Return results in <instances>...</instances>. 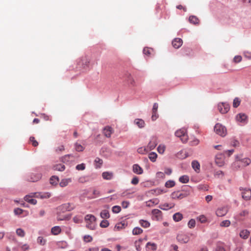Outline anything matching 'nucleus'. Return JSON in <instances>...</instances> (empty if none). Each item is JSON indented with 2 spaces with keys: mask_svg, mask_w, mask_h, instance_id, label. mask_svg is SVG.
Instances as JSON below:
<instances>
[{
  "mask_svg": "<svg viewBox=\"0 0 251 251\" xmlns=\"http://www.w3.org/2000/svg\"><path fill=\"white\" fill-rule=\"evenodd\" d=\"M216 251H226L224 246L222 245H219L217 246Z\"/></svg>",
  "mask_w": 251,
  "mask_h": 251,
  "instance_id": "64",
  "label": "nucleus"
},
{
  "mask_svg": "<svg viewBox=\"0 0 251 251\" xmlns=\"http://www.w3.org/2000/svg\"><path fill=\"white\" fill-rule=\"evenodd\" d=\"M192 167L196 172H199L200 170V164L196 160H194L192 162Z\"/></svg>",
  "mask_w": 251,
  "mask_h": 251,
  "instance_id": "27",
  "label": "nucleus"
},
{
  "mask_svg": "<svg viewBox=\"0 0 251 251\" xmlns=\"http://www.w3.org/2000/svg\"><path fill=\"white\" fill-rule=\"evenodd\" d=\"M133 172L138 175H141L143 173V169L138 164L133 165Z\"/></svg>",
  "mask_w": 251,
  "mask_h": 251,
  "instance_id": "18",
  "label": "nucleus"
},
{
  "mask_svg": "<svg viewBox=\"0 0 251 251\" xmlns=\"http://www.w3.org/2000/svg\"><path fill=\"white\" fill-rule=\"evenodd\" d=\"M175 206V204L173 203H165L163 204H161L160 205V208L164 210H167L169 209H171L172 208L174 207Z\"/></svg>",
  "mask_w": 251,
  "mask_h": 251,
  "instance_id": "22",
  "label": "nucleus"
},
{
  "mask_svg": "<svg viewBox=\"0 0 251 251\" xmlns=\"http://www.w3.org/2000/svg\"><path fill=\"white\" fill-rule=\"evenodd\" d=\"M230 225V222L229 220H224L222 221L220 224L221 226H224V227H228Z\"/></svg>",
  "mask_w": 251,
  "mask_h": 251,
  "instance_id": "47",
  "label": "nucleus"
},
{
  "mask_svg": "<svg viewBox=\"0 0 251 251\" xmlns=\"http://www.w3.org/2000/svg\"><path fill=\"white\" fill-rule=\"evenodd\" d=\"M165 186L167 188H172L175 185V182L173 180H168L165 183Z\"/></svg>",
  "mask_w": 251,
  "mask_h": 251,
  "instance_id": "42",
  "label": "nucleus"
},
{
  "mask_svg": "<svg viewBox=\"0 0 251 251\" xmlns=\"http://www.w3.org/2000/svg\"><path fill=\"white\" fill-rule=\"evenodd\" d=\"M61 232V228L58 226H54L51 228V233L54 235H57Z\"/></svg>",
  "mask_w": 251,
  "mask_h": 251,
  "instance_id": "37",
  "label": "nucleus"
},
{
  "mask_svg": "<svg viewBox=\"0 0 251 251\" xmlns=\"http://www.w3.org/2000/svg\"><path fill=\"white\" fill-rule=\"evenodd\" d=\"M176 239L181 243H186L189 240V236L183 233H179L177 235Z\"/></svg>",
  "mask_w": 251,
  "mask_h": 251,
  "instance_id": "10",
  "label": "nucleus"
},
{
  "mask_svg": "<svg viewBox=\"0 0 251 251\" xmlns=\"http://www.w3.org/2000/svg\"><path fill=\"white\" fill-rule=\"evenodd\" d=\"M214 176L220 178L224 176V173L222 171H217L215 172Z\"/></svg>",
  "mask_w": 251,
  "mask_h": 251,
  "instance_id": "63",
  "label": "nucleus"
},
{
  "mask_svg": "<svg viewBox=\"0 0 251 251\" xmlns=\"http://www.w3.org/2000/svg\"><path fill=\"white\" fill-rule=\"evenodd\" d=\"M218 108L220 113L225 114L229 110V105L226 103H220L218 104Z\"/></svg>",
  "mask_w": 251,
  "mask_h": 251,
  "instance_id": "9",
  "label": "nucleus"
},
{
  "mask_svg": "<svg viewBox=\"0 0 251 251\" xmlns=\"http://www.w3.org/2000/svg\"><path fill=\"white\" fill-rule=\"evenodd\" d=\"M179 180L181 183H186L189 182V177L186 175H184L179 177Z\"/></svg>",
  "mask_w": 251,
  "mask_h": 251,
  "instance_id": "36",
  "label": "nucleus"
},
{
  "mask_svg": "<svg viewBox=\"0 0 251 251\" xmlns=\"http://www.w3.org/2000/svg\"><path fill=\"white\" fill-rule=\"evenodd\" d=\"M250 234V232L247 229L242 230L239 233V236L241 238L246 239H247Z\"/></svg>",
  "mask_w": 251,
  "mask_h": 251,
  "instance_id": "23",
  "label": "nucleus"
},
{
  "mask_svg": "<svg viewBox=\"0 0 251 251\" xmlns=\"http://www.w3.org/2000/svg\"><path fill=\"white\" fill-rule=\"evenodd\" d=\"M236 120L238 122L243 124H246L248 121V117L245 113H240L236 115Z\"/></svg>",
  "mask_w": 251,
  "mask_h": 251,
  "instance_id": "6",
  "label": "nucleus"
},
{
  "mask_svg": "<svg viewBox=\"0 0 251 251\" xmlns=\"http://www.w3.org/2000/svg\"><path fill=\"white\" fill-rule=\"evenodd\" d=\"M152 213L156 217H160L161 216V211L158 209H153L152 211Z\"/></svg>",
  "mask_w": 251,
  "mask_h": 251,
  "instance_id": "54",
  "label": "nucleus"
},
{
  "mask_svg": "<svg viewBox=\"0 0 251 251\" xmlns=\"http://www.w3.org/2000/svg\"><path fill=\"white\" fill-rule=\"evenodd\" d=\"M83 240L85 242H90L92 241L93 238L90 235H86L84 236Z\"/></svg>",
  "mask_w": 251,
  "mask_h": 251,
  "instance_id": "58",
  "label": "nucleus"
},
{
  "mask_svg": "<svg viewBox=\"0 0 251 251\" xmlns=\"http://www.w3.org/2000/svg\"><path fill=\"white\" fill-rule=\"evenodd\" d=\"M109 226V223L107 220H102L100 224V226L101 227H107Z\"/></svg>",
  "mask_w": 251,
  "mask_h": 251,
  "instance_id": "59",
  "label": "nucleus"
},
{
  "mask_svg": "<svg viewBox=\"0 0 251 251\" xmlns=\"http://www.w3.org/2000/svg\"><path fill=\"white\" fill-rule=\"evenodd\" d=\"M121 210V208L120 206L115 205L112 207V212L114 213H118Z\"/></svg>",
  "mask_w": 251,
  "mask_h": 251,
  "instance_id": "52",
  "label": "nucleus"
},
{
  "mask_svg": "<svg viewBox=\"0 0 251 251\" xmlns=\"http://www.w3.org/2000/svg\"><path fill=\"white\" fill-rule=\"evenodd\" d=\"M249 214V212L247 210H243L242 212L240 213V214L236 216V218L240 220L241 219L240 218V216L241 217H245L247 216Z\"/></svg>",
  "mask_w": 251,
  "mask_h": 251,
  "instance_id": "41",
  "label": "nucleus"
},
{
  "mask_svg": "<svg viewBox=\"0 0 251 251\" xmlns=\"http://www.w3.org/2000/svg\"><path fill=\"white\" fill-rule=\"evenodd\" d=\"M16 233L19 236L21 237H23L25 235V232L24 230L22 228H18L16 230Z\"/></svg>",
  "mask_w": 251,
  "mask_h": 251,
  "instance_id": "46",
  "label": "nucleus"
},
{
  "mask_svg": "<svg viewBox=\"0 0 251 251\" xmlns=\"http://www.w3.org/2000/svg\"><path fill=\"white\" fill-rule=\"evenodd\" d=\"M190 23L194 25H197L199 23V19L195 16H191L189 18Z\"/></svg>",
  "mask_w": 251,
  "mask_h": 251,
  "instance_id": "30",
  "label": "nucleus"
},
{
  "mask_svg": "<svg viewBox=\"0 0 251 251\" xmlns=\"http://www.w3.org/2000/svg\"><path fill=\"white\" fill-rule=\"evenodd\" d=\"M65 169V166L63 164H56L53 166V169L58 171H63Z\"/></svg>",
  "mask_w": 251,
  "mask_h": 251,
  "instance_id": "32",
  "label": "nucleus"
},
{
  "mask_svg": "<svg viewBox=\"0 0 251 251\" xmlns=\"http://www.w3.org/2000/svg\"><path fill=\"white\" fill-rule=\"evenodd\" d=\"M149 151L147 147H140L138 149L137 152L140 154H145Z\"/></svg>",
  "mask_w": 251,
  "mask_h": 251,
  "instance_id": "40",
  "label": "nucleus"
},
{
  "mask_svg": "<svg viewBox=\"0 0 251 251\" xmlns=\"http://www.w3.org/2000/svg\"><path fill=\"white\" fill-rule=\"evenodd\" d=\"M90 63V59L88 57L85 56L82 57L80 59L78 62V65L84 69H86L89 67Z\"/></svg>",
  "mask_w": 251,
  "mask_h": 251,
  "instance_id": "5",
  "label": "nucleus"
},
{
  "mask_svg": "<svg viewBox=\"0 0 251 251\" xmlns=\"http://www.w3.org/2000/svg\"><path fill=\"white\" fill-rule=\"evenodd\" d=\"M125 224L122 223H119L116 225L115 226V230H119L125 227Z\"/></svg>",
  "mask_w": 251,
  "mask_h": 251,
  "instance_id": "48",
  "label": "nucleus"
},
{
  "mask_svg": "<svg viewBox=\"0 0 251 251\" xmlns=\"http://www.w3.org/2000/svg\"><path fill=\"white\" fill-rule=\"evenodd\" d=\"M102 176L104 179L110 180L113 177V174L112 173L105 172L102 174Z\"/></svg>",
  "mask_w": 251,
  "mask_h": 251,
  "instance_id": "29",
  "label": "nucleus"
},
{
  "mask_svg": "<svg viewBox=\"0 0 251 251\" xmlns=\"http://www.w3.org/2000/svg\"><path fill=\"white\" fill-rule=\"evenodd\" d=\"M126 81L130 85V86L132 87H135L137 86V84L135 79L130 74H126Z\"/></svg>",
  "mask_w": 251,
  "mask_h": 251,
  "instance_id": "16",
  "label": "nucleus"
},
{
  "mask_svg": "<svg viewBox=\"0 0 251 251\" xmlns=\"http://www.w3.org/2000/svg\"><path fill=\"white\" fill-rule=\"evenodd\" d=\"M240 104V100L236 98L234 99L233 102V106L234 107L236 108Z\"/></svg>",
  "mask_w": 251,
  "mask_h": 251,
  "instance_id": "53",
  "label": "nucleus"
},
{
  "mask_svg": "<svg viewBox=\"0 0 251 251\" xmlns=\"http://www.w3.org/2000/svg\"><path fill=\"white\" fill-rule=\"evenodd\" d=\"M72 156H73L71 154L65 155V156L61 157V161H62L64 163L67 162L69 161L70 157H72Z\"/></svg>",
  "mask_w": 251,
  "mask_h": 251,
  "instance_id": "45",
  "label": "nucleus"
},
{
  "mask_svg": "<svg viewBox=\"0 0 251 251\" xmlns=\"http://www.w3.org/2000/svg\"><path fill=\"white\" fill-rule=\"evenodd\" d=\"M134 124L139 128H142L145 126V123L142 119H136L134 120Z\"/></svg>",
  "mask_w": 251,
  "mask_h": 251,
  "instance_id": "26",
  "label": "nucleus"
},
{
  "mask_svg": "<svg viewBox=\"0 0 251 251\" xmlns=\"http://www.w3.org/2000/svg\"><path fill=\"white\" fill-rule=\"evenodd\" d=\"M100 217L102 219H107L109 218L110 215L107 210H103L100 212Z\"/></svg>",
  "mask_w": 251,
  "mask_h": 251,
  "instance_id": "34",
  "label": "nucleus"
},
{
  "mask_svg": "<svg viewBox=\"0 0 251 251\" xmlns=\"http://www.w3.org/2000/svg\"><path fill=\"white\" fill-rule=\"evenodd\" d=\"M85 168V165L84 163H82L80 164H78L76 166V169L78 171H82L84 170Z\"/></svg>",
  "mask_w": 251,
  "mask_h": 251,
  "instance_id": "61",
  "label": "nucleus"
},
{
  "mask_svg": "<svg viewBox=\"0 0 251 251\" xmlns=\"http://www.w3.org/2000/svg\"><path fill=\"white\" fill-rule=\"evenodd\" d=\"M75 150L77 151H82L84 149V147L82 145L78 144L77 143H75Z\"/></svg>",
  "mask_w": 251,
  "mask_h": 251,
  "instance_id": "43",
  "label": "nucleus"
},
{
  "mask_svg": "<svg viewBox=\"0 0 251 251\" xmlns=\"http://www.w3.org/2000/svg\"><path fill=\"white\" fill-rule=\"evenodd\" d=\"M113 132V129L109 126H105L103 129V133L107 138H110Z\"/></svg>",
  "mask_w": 251,
  "mask_h": 251,
  "instance_id": "13",
  "label": "nucleus"
},
{
  "mask_svg": "<svg viewBox=\"0 0 251 251\" xmlns=\"http://www.w3.org/2000/svg\"><path fill=\"white\" fill-rule=\"evenodd\" d=\"M147 251H155L157 249V245L155 243L148 242L146 244Z\"/></svg>",
  "mask_w": 251,
  "mask_h": 251,
  "instance_id": "20",
  "label": "nucleus"
},
{
  "mask_svg": "<svg viewBox=\"0 0 251 251\" xmlns=\"http://www.w3.org/2000/svg\"><path fill=\"white\" fill-rule=\"evenodd\" d=\"M158 203L157 200H151L146 202L147 206H152L154 204H156Z\"/></svg>",
  "mask_w": 251,
  "mask_h": 251,
  "instance_id": "44",
  "label": "nucleus"
},
{
  "mask_svg": "<svg viewBox=\"0 0 251 251\" xmlns=\"http://www.w3.org/2000/svg\"><path fill=\"white\" fill-rule=\"evenodd\" d=\"M143 232V230L138 227H136L132 230L133 235H139Z\"/></svg>",
  "mask_w": 251,
  "mask_h": 251,
  "instance_id": "39",
  "label": "nucleus"
},
{
  "mask_svg": "<svg viewBox=\"0 0 251 251\" xmlns=\"http://www.w3.org/2000/svg\"><path fill=\"white\" fill-rule=\"evenodd\" d=\"M95 162L99 164L97 165V167L98 168H100L103 163L102 160L99 157H97L95 159Z\"/></svg>",
  "mask_w": 251,
  "mask_h": 251,
  "instance_id": "60",
  "label": "nucleus"
},
{
  "mask_svg": "<svg viewBox=\"0 0 251 251\" xmlns=\"http://www.w3.org/2000/svg\"><path fill=\"white\" fill-rule=\"evenodd\" d=\"M166 150V146L163 144H160L157 147V151L160 154H163Z\"/></svg>",
  "mask_w": 251,
  "mask_h": 251,
  "instance_id": "38",
  "label": "nucleus"
},
{
  "mask_svg": "<svg viewBox=\"0 0 251 251\" xmlns=\"http://www.w3.org/2000/svg\"><path fill=\"white\" fill-rule=\"evenodd\" d=\"M152 51V49L148 48H145L143 50V53L148 56L151 54Z\"/></svg>",
  "mask_w": 251,
  "mask_h": 251,
  "instance_id": "49",
  "label": "nucleus"
},
{
  "mask_svg": "<svg viewBox=\"0 0 251 251\" xmlns=\"http://www.w3.org/2000/svg\"><path fill=\"white\" fill-rule=\"evenodd\" d=\"M157 144V138L155 137H153L151 138L147 147L149 151L152 150L155 148Z\"/></svg>",
  "mask_w": 251,
  "mask_h": 251,
  "instance_id": "14",
  "label": "nucleus"
},
{
  "mask_svg": "<svg viewBox=\"0 0 251 251\" xmlns=\"http://www.w3.org/2000/svg\"><path fill=\"white\" fill-rule=\"evenodd\" d=\"M75 205L72 203H66L62 204L59 206V209L63 212L70 211L74 209Z\"/></svg>",
  "mask_w": 251,
  "mask_h": 251,
  "instance_id": "7",
  "label": "nucleus"
},
{
  "mask_svg": "<svg viewBox=\"0 0 251 251\" xmlns=\"http://www.w3.org/2000/svg\"><path fill=\"white\" fill-rule=\"evenodd\" d=\"M86 226L90 229H94L96 227V217L91 214H88L85 217Z\"/></svg>",
  "mask_w": 251,
  "mask_h": 251,
  "instance_id": "2",
  "label": "nucleus"
},
{
  "mask_svg": "<svg viewBox=\"0 0 251 251\" xmlns=\"http://www.w3.org/2000/svg\"><path fill=\"white\" fill-rule=\"evenodd\" d=\"M37 242L41 245H44L46 241L42 237H39L37 239Z\"/></svg>",
  "mask_w": 251,
  "mask_h": 251,
  "instance_id": "55",
  "label": "nucleus"
},
{
  "mask_svg": "<svg viewBox=\"0 0 251 251\" xmlns=\"http://www.w3.org/2000/svg\"><path fill=\"white\" fill-rule=\"evenodd\" d=\"M227 212V209L226 207H222L217 209L216 215L219 217L225 216Z\"/></svg>",
  "mask_w": 251,
  "mask_h": 251,
  "instance_id": "19",
  "label": "nucleus"
},
{
  "mask_svg": "<svg viewBox=\"0 0 251 251\" xmlns=\"http://www.w3.org/2000/svg\"><path fill=\"white\" fill-rule=\"evenodd\" d=\"M183 43L182 40L179 38H175L172 41V45L176 49L180 48Z\"/></svg>",
  "mask_w": 251,
  "mask_h": 251,
  "instance_id": "17",
  "label": "nucleus"
},
{
  "mask_svg": "<svg viewBox=\"0 0 251 251\" xmlns=\"http://www.w3.org/2000/svg\"><path fill=\"white\" fill-rule=\"evenodd\" d=\"M41 178V175L40 174H31L30 177L28 178V180L31 182H36L38 181Z\"/></svg>",
  "mask_w": 251,
  "mask_h": 251,
  "instance_id": "21",
  "label": "nucleus"
},
{
  "mask_svg": "<svg viewBox=\"0 0 251 251\" xmlns=\"http://www.w3.org/2000/svg\"><path fill=\"white\" fill-rule=\"evenodd\" d=\"M35 198L43 199H48L51 197V194L50 192H36L34 193Z\"/></svg>",
  "mask_w": 251,
  "mask_h": 251,
  "instance_id": "11",
  "label": "nucleus"
},
{
  "mask_svg": "<svg viewBox=\"0 0 251 251\" xmlns=\"http://www.w3.org/2000/svg\"><path fill=\"white\" fill-rule=\"evenodd\" d=\"M195 225H196L195 220L193 219H191L188 223V226L190 228H194L195 226Z\"/></svg>",
  "mask_w": 251,
  "mask_h": 251,
  "instance_id": "51",
  "label": "nucleus"
},
{
  "mask_svg": "<svg viewBox=\"0 0 251 251\" xmlns=\"http://www.w3.org/2000/svg\"><path fill=\"white\" fill-rule=\"evenodd\" d=\"M251 163V160L246 158L235 160L232 164V167L234 169L245 167Z\"/></svg>",
  "mask_w": 251,
  "mask_h": 251,
  "instance_id": "1",
  "label": "nucleus"
},
{
  "mask_svg": "<svg viewBox=\"0 0 251 251\" xmlns=\"http://www.w3.org/2000/svg\"><path fill=\"white\" fill-rule=\"evenodd\" d=\"M72 182V179L71 178H64L61 179V181L59 183V185L61 187H64L67 186L69 183Z\"/></svg>",
  "mask_w": 251,
  "mask_h": 251,
  "instance_id": "24",
  "label": "nucleus"
},
{
  "mask_svg": "<svg viewBox=\"0 0 251 251\" xmlns=\"http://www.w3.org/2000/svg\"><path fill=\"white\" fill-rule=\"evenodd\" d=\"M243 199L248 201L251 198V190L247 188H240Z\"/></svg>",
  "mask_w": 251,
  "mask_h": 251,
  "instance_id": "8",
  "label": "nucleus"
},
{
  "mask_svg": "<svg viewBox=\"0 0 251 251\" xmlns=\"http://www.w3.org/2000/svg\"><path fill=\"white\" fill-rule=\"evenodd\" d=\"M215 162L219 167H222L224 165V160L222 159V155H217L215 158Z\"/></svg>",
  "mask_w": 251,
  "mask_h": 251,
  "instance_id": "25",
  "label": "nucleus"
},
{
  "mask_svg": "<svg viewBox=\"0 0 251 251\" xmlns=\"http://www.w3.org/2000/svg\"><path fill=\"white\" fill-rule=\"evenodd\" d=\"M139 224L141 226L144 228H148L149 227L151 224L149 222L146 220H140L139 221Z\"/></svg>",
  "mask_w": 251,
  "mask_h": 251,
  "instance_id": "31",
  "label": "nucleus"
},
{
  "mask_svg": "<svg viewBox=\"0 0 251 251\" xmlns=\"http://www.w3.org/2000/svg\"><path fill=\"white\" fill-rule=\"evenodd\" d=\"M158 117V115L157 113V111H152V116H151V119L152 121L156 120Z\"/></svg>",
  "mask_w": 251,
  "mask_h": 251,
  "instance_id": "62",
  "label": "nucleus"
},
{
  "mask_svg": "<svg viewBox=\"0 0 251 251\" xmlns=\"http://www.w3.org/2000/svg\"><path fill=\"white\" fill-rule=\"evenodd\" d=\"M29 140L33 146L37 147L38 145V142L35 139L34 137H30Z\"/></svg>",
  "mask_w": 251,
  "mask_h": 251,
  "instance_id": "56",
  "label": "nucleus"
},
{
  "mask_svg": "<svg viewBox=\"0 0 251 251\" xmlns=\"http://www.w3.org/2000/svg\"><path fill=\"white\" fill-rule=\"evenodd\" d=\"M215 132L221 136H225L226 134V129L225 126L220 124H217L214 127Z\"/></svg>",
  "mask_w": 251,
  "mask_h": 251,
  "instance_id": "4",
  "label": "nucleus"
},
{
  "mask_svg": "<svg viewBox=\"0 0 251 251\" xmlns=\"http://www.w3.org/2000/svg\"><path fill=\"white\" fill-rule=\"evenodd\" d=\"M186 196L185 193H182L180 191L174 192L171 194V197L173 199H181L185 198Z\"/></svg>",
  "mask_w": 251,
  "mask_h": 251,
  "instance_id": "12",
  "label": "nucleus"
},
{
  "mask_svg": "<svg viewBox=\"0 0 251 251\" xmlns=\"http://www.w3.org/2000/svg\"><path fill=\"white\" fill-rule=\"evenodd\" d=\"M242 57L240 55H236L233 58V62L235 63H239L242 61Z\"/></svg>",
  "mask_w": 251,
  "mask_h": 251,
  "instance_id": "57",
  "label": "nucleus"
},
{
  "mask_svg": "<svg viewBox=\"0 0 251 251\" xmlns=\"http://www.w3.org/2000/svg\"><path fill=\"white\" fill-rule=\"evenodd\" d=\"M182 218H183L182 215L179 212L176 213L173 215V219L176 222L180 221V220H181Z\"/></svg>",
  "mask_w": 251,
  "mask_h": 251,
  "instance_id": "33",
  "label": "nucleus"
},
{
  "mask_svg": "<svg viewBox=\"0 0 251 251\" xmlns=\"http://www.w3.org/2000/svg\"><path fill=\"white\" fill-rule=\"evenodd\" d=\"M157 154L154 152H151L149 154V158L151 161L154 162L157 158Z\"/></svg>",
  "mask_w": 251,
  "mask_h": 251,
  "instance_id": "35",
  "label": "nucleus"
},
{
  "mask_svg": "<svg viewBox=\"0 0 251 251\" xmlns=\"http://www.w3.org/2000/svg\"><path fill=\"white\" fill-rule=\"evenodd\" d=\"M33 194L34 193H31L30 195L25 196L24 199L26 201L30 203V204L35 205L37 203V201L32 198L33 197H35V195Z\"/></svg>",
  "mask_w": 251,
  "mask_h": 251,
  "instance_id": "15",
  "label": "nucleus"
},
{
  "mask_svg": "<svg viewBox=\"0 0 251 251\" xmlns=\"http://www.w3.org/2000/svg\"><path fill=\"white\" fill-rule=\"evenodd\" d=\"M176 136L180 138V140L183 143H186L188 140V136L187 134L186 129L182 128L179 130H177L175 132Z\"/></svg>",
  "mask_w": 251,
  "mask_h": 251,
  "instance_id": "3",
  "label": "nucleus"
},
{
  "mask_svg": "<svg viewBox=\"0 0 251 251\" xmlns=\"http://www.w3.org/2000/svg\"><path fill=\"white\" fill-rule=\"evenodd\" d=\"M141 240L136 241L135 242V247L136 248V250L137 251H141Z\"/></svg>",
  "mask_w": 251,
  "mask_h": 251,
  "instance_id": "50",
  "label": "nucleus"
},
{
  "mask_svg": "<svg viewBox=\"0 0 251 251\" xmlns=\"http://www.w3.org/2000/svg\"><path fill=\"white\" fill-rule=\"evenodd\" d=\"M59 178L56 176H52L50 179V183L52 185H56L59 182Z\"/></svg>",
  "mask_w": 251,
  "mask_h": 251,
  "instance_id": "28",
  "label": "nucleus"
}]
</instances>
